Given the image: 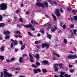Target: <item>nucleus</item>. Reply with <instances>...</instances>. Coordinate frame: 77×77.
Instances as JSON below:
<instances>
[{
  "mask_svg": "<svg viewBox=\"0 0 77 77\" xmlns=\"http://www.w3.org/2000/svg\"><path fill=\"white\" fill-rule=\"evenodd\" d=\"M15 38H18L19 35H15Z\"/></svg>",
  "mask_w": 77,
  "mask_h": 77,
  "instance_id": "nucleus-60",
  "label": "nucleus"
},
{
  "mask_svg": "<svg viewBox=\"0 0 77 77\" xmlns=\"http://www.w3.org/2000/svg\"><path fill=\"white\" fill-rule=\"evenodd\" d=\"M48 27L50 29V28H51V24L50 23H49L48 25Z\"/></svg>",
  "mask_w": 77,
  "mask_h": 77,
  "instance_id": "nucleus-39",
  "label": "nucleus"
},
{
  "mask_svg": "<svg viewBox=\"0 0 77 77\" xmlns=\"http://www.w3.org/2000/svg\"><path fill=\"white\" fill-rule=\"evenodd\" d=\"M67 59H72V55L71 56L69 55V56L68 57H67Z\"/></svg>",
  "mask_w": 77,
  "mask_h": 77,
  "instance_id": "nucleus-23",
  "label": "nucleus"
},
{
  "mask_svg": "<svg viewBox=\"0 0 77 77\" xmlns=\"http://www.w3.org/2000/svg\"><path fill=\"white\" fill-rule=\"evenodd\" d=\"M31 66H32V67H34V68H38L37 66H35L33 64H32V65H31Z\"/></svg>",
  "mask_w": 77,
  "mask_h": 77,
  "instance_id": "nucleus-35",
  "label": "nucleus"
},
{
  "mask_svg": "<svg viewBox=\"0 0 77 77\" xmlns=\"http://www.w3.org/2000/svg\"><path fill=\"white\" fill-rule=\"evenodd\" d=\"M36 47L37 48H38V49H40L41 48L38 45H36Z\"/></svg>",
  "mask_w": 77,
  "mask_h": 77,
  "instance_id": "nucleus-57",
  "label": "nucleus"
},
{
  "mask_svg": "<svg viewBox=\"0 0 77 77\" xmlns=\"http://www.w3.org/2000/svg\"><path fill=\"white\" fill-rule=\"evenodd\" d=\"M21 26H23L25 27H26L27 28H29V27H32V25L31 24L29 25H23L21 24L20 25L19 24H17V27H21Z\"/></svg>",
  "mask_w": 77,
  "mask_h": 77,
  "instance_id": "nucleus-3",
  "label": "nucleus"
},
{
  "mask_svg": "<svg viewBox=\"0 0 77 77\" xmlns=\"http://www.w3.org/2000/svg\"><path fill=\"white\" fill-rule=\"evenodd\" d=\"M14 51L15 52H17L18 51V49H15Z\"/></svg>",
  "mask_w": 77,
  "mask_h": 77,
  "instance_id": "nucleus-63",
  "label": "nucleus"
},
{
  "mask_svg": "<svg viewBox=\"0 0 77 77\" xmlns=\"http://www.w3.org/2000/svg\"><path fill=\"white\" fill-rule=\"evenodd\" d=\"M52 16L53 17V18H54V20H55V21H56L57 20V18H56V17L55 15L54 14H52Z\"/></svg>",
  "mask_w": 77,
  "mask_h": 77,
  "instance_id": "nucleus-20",
  "label": "nucleus"
},
{
  "mask_svg": "<svg viewBox=\"0 0 77 77\" xmlns=\"http://www.w3.org/2000/svg\"><path fill=\"white\" fill-rule=\"evenodd\" d=\"M3 20V17L1 15H0V21Z\"/></svg>",
  "mask_w": 77,
  "mask_h": 77,
  "instance_id": "nucleus-32",
  "label": "nucleus"
},
{
  "mask_svg": "<svg viewBox=\"0 0 77 77\" xmlns=\"http://www.w3.org/2000/svg\"><path fill=\"white\" fill-rule=\"evenodd\" d=\"M68 74H66L64 76V77H67L68 76Z\"/></svg>",
  "mask_w": 77,
  "mask_h": 77,
  "instance_id": "nucleus-64",
  "label": "nucleus"
},
{
  "mask_svg": "<svg viewBox=\"0 0 77 77\" xmlns=\"http://www.w3.org/2000/svg\"><path fill=\"white\" fill-rule=\"evenodd\" d=\"M10 37L9 36H8V35H6L5 36V38L6 39L8 40L9 39Z\"/></svg>",
  "mask_w": 77,
  "mask_h": 77,
  "instance_id": "nucleus-38",
  "label": "nucleus"
},
{
  "mask_svg": "<svg viewBox=\"0 0 77 77\" xmlns=\"http://www.w3.org/2000/svg\"><path fill=\"white\" fill-rule=\"evenodd\" d=\"M73 17L74 21H76V20H77V16H74Z\"/></svg>",
  "mask_w": 77,
  "mask_h": 77,
  "instance_id": "nucleus-33",
  "label": "nucleus"
},
{
  "mask_svg": "<svg viewBox=\"0 0 77 77\" xmlns=\"http://www.w3.org/2000/svg\"><path fill=\"white\" fill-rule=\"evenodd\" d=\"M27 57V55H26V54H23V57Z\"/></svg>",
  "mask_w": 77,
  "mask_h": 77,
  "instance_id": "nucleus-62",
  "label": "nucleus"
},
{
  "mask_svg": "<svg viewBox=\"0 0 77 77\" xmlns=\"http://www.w3.org/2000/svg\"><path fill=\"white\" fill-rule=\"evenodd\" d=\"M31 23L32 24H34V25H35V24H36V25H38L39 24V22L37 23L35 21L34 22H33V20H31Z\"/></svg>",
  "mask_w": 77,
  "mask_h": 77,
  "instance_id": "nucleus-12",
  "label": "nucleus"
},
{
  "mask_svg": "<svg viewBox=\"0 0 77 77\" xmlns=\"http://www.w3.org/2000/svg\"><path fill=\"white\" fill-rule=\"evenodd\" d=\"M42 71H43V72H44V73H45V72H47V70H46V69H42Z\"/></svg>",
  "mask_w": 77,
  "mask_h": 77,
  "instance_id": "nucleus-31",
  "label": "nucleus"
},
{
  "mask_svg": "<svg viewBox=\"0 0 77 77\" xmlns=\"http://www.w3.org/2000/svg\"><path fill=\"white\" fill-rule=\"evenodd\" d=\"M53 54L54 55H56V56H57L58 57H60V56H59V55H58L57 54L54 52L53 53Z\"/></svg>",
  "mask_w": 77,
  "mask_h": 77,
  "instance_id": "nucleus-30",
  "label": "nucleus"
},
{
  "mask_svg": "<svg viewBox=\"0 0 77 77\" xmlns=\"http://www.w3.org/2000/svg\"><path fill=\"white\" fill-rule=\"evenodd\" d=\"M77 58V56L75 55H72V59H76Z\"/></svg>",
  "mask_w": 77,
  "mask_h": 77,
  "instance_id": "nucleus-21",
  "label": "nucleus"
},
{
  "mask_svg": "<svg viewBox=\"0 0 77 77\" xmlns=\"http://www.w3.org/2000/svg\"><path fill=\"white\" fill-rule=\"evenodd\" d=\"M65 72H62L60 73V75H59V76H63V75H64V74H65Z\"/></svg>",
  "mask_w": 77,
  "mask_h": 77,
  "instance_id": "nucleus-24",
  "label": "nucleus"
},
{
  "mask_svg": "<svg viewBox=\"0 0 77 77\" xmlns=\"http://www.w3.org/2000/svg\"><path fill=\"white\" fill-rule=\"evenodd\" d=\"M36 6H37L38 7H42V8H44V6L42 3L40 2H38L35 4Z\"/></svg>",
  "mask_w": 77,
  "mask_h": 77,
  "instance_id": "nucleus-6",
  "label": "nucleus"
},
{
  "mask_svg": "<svg viewBox=\"0 0 77 77\" xmlns=\"http://www.w3.org/2000/svg\"><path fill=\"white\" fill-rule=\"evenodd\" d=\"M0 59H1V60H4V56H0Z\"/></svg>",
  "mask_w": 77,
  "mask_h": 77,
  "instance_id": "nucleus-26",
  "label": "nucleus"
},
{
  "mask_svg": "<svg viewBox=\"0 0 77 77\" xmlns=\"http://www.w3.org/2000/svg\"><path fill=\"white\" fill-rule=\"evenodd\" d=\"M42 48H44V47H50V45L47 43H44L42 44Z\"/></svg>",
  "mask_w": 77,
  "mask_h": 77,
  "instance_id": "nucleus-7",
  "label": "nucleus"
},
{
  "mask_svg": "<svg viewBox=\"0 0 77 77\" xmlns=\"http://www.w3.org/2000/svg\"><path fill=\"white\" fill-rule=\"evenodd\" d=\"M54 28H52L51 29V31L52 32H54L57 30V27L56 26H54Z\"/></svg>",
  "mask_w": 77,
  "mask_h": 77,
  "instance_id": "nucleus-11",
  "label": "nucleus"
},
{
  "mask_svg": "<svg viewBox=\"0 0 77 77\" xmlns=\"http://www.w3.org/2000/svg\"><path fill=\"white\" fill-rule=\"evenodd\" d=\"M64 44H67L68 43V41H67L66 39L65 38L64 39Z\"/></svg>",
  "mask_w": 77,
  "mask_h": 77,
  "instance_id": "nucleus-36",
  "label": "nucleus"
},
{
  "mask_svg": "<svg viewBox=\"0 0 77 77\" xmlns=\"http://www.w3.org/2000/svg\"><path fill=\"white\" fill-rule=\"evenodd\" d=\"M7 62H10L11 60H6Z\"/></svg>",
  "mask_w": 77,
  "mask_h": 77,
  "instance_id": "nucleus-55",
  "label": "nucleus"
},
{
  "mask_svg": "<svg viewBox=\"0 0 77 77\" xmlns=\"http://www.w3.org/2000/svg\"><path fill=\"white\" fill-rule=\"evenodd\" d=\"M33 72L34 73H35V74H38V72L37 70H36V69H34L33 70Z\"/></svg>",
  "mask_w": 77,
  "mask_h": 77,
  "instance_id": "nucleus-25",
  "label": "nucleus"
},
{
  "mask_svg": "<svg viewBox=\"0 0 77 77\" xmlns=\"http://www.w3.org/2000/svg\"><path fill=\"white\" fill-rule=\"evenodd\" d=\"M40 32L41 33H44V30L43 29H42L40 30Z\"/></svg>",
  "mask_w": 77,
  "mask_h": 77,
  "instance_id": "nucleus-47",
  "label": "nucleus"
},
{
  "mask_svg": "<svg viewBox=\"0 0 77 77\" xmlns=\"http://www.w3.org/2000/svg\"><path fill=\"white\" fill-rule=\"evenodd\" d=\"M19 20L20 21V22H23V19L20 18V19H19Z\"/></svg>",
  "mask_w": 77,
  "mask_h": 77,
  "instance_id": "nucleus-48",
  "label": "nucleus"
},
{
  "mask_svg": "<svg viewBox=\"0 0 77 77\" xmlns=\"http://www.w3.org/2000/svg\"><path fill=\"white\" fill-rule=\"evenodd\" d=\"M50 30V28L48 27H47L46 29V32H48V31H49Z\"/></svg>",
  "mask_w": 77,
  "mask_h": 77,
  "instance_id": "nucleus-43",
  "label": "nucleus"
},
{
  "mask_svg": "<svg viewBox=\"0 0 77 77\" xmlns=\"http://www.w3.org/2000/svg\"><path fill=\"white\" fill-rule=\"evenodd\" d=\"M1 77H3V72H1Z\"/></svg>",
  "mask_w": 77,
  "mask_h": 77,
  "instance_id": "nucleus-51",
  "label": "nucleus"
},
{
  "mask_svg": "<svg viewBox=\"0 0 77 77\" xmlns=\"http://www.w3.org/2000/svg\"><path fill=\"white\" fill-rule=\"evenodd\" d=\"M74 27V25H71L70 26V27L71 28H73V27Z\"/></svg>",
  "mask_w": 77,
  "mask_h": 77,
  "instance_id": "nucleus-61",
  "label": "nucleus"
},
{
  "mask_svg": "<svg viewBox=\"0 0 77 77\" xmlns=\"http://www.w3.org/2000/svg\"><path fill=\"white\" fill-rule=\"evenodd\" d=\"M8 70L6 69H4V71H3V72L6 75H7V77H12L13 76L12 74H10L8 72Z\"/></svg>",
  "mask_w": 77,
  "mask_h": 77,
  "instance_id": "nucleus-2",
  "label": "nucleus"
},
{
  "mask_svg": "<svg viewBox=\"0 0 77 77\" xmlns=\"http://www.w3.org/2000/svg\"><path fill=\"white\" fill-rule=\"evenodd\" d=\"M71 33H72L71 35V36H72L73 35H74V33H73V32H72V30H71L70 31Z\"/></svg>",
  "mask_w": 77,
  "mask_h": 77,
  "instance_id": "nucleus-50",
  "label": "nucleus"
},
{
  "mask_svg": "<svg viewBox=\"0 0 77 77\" xmlns=\"http://www.w3.org/2000/svg\"><path fill=\"white\" fill-rule=\"evenodd\" d=\"M29 60L31 62H34V61L33 60L34 58L32 55L30 54H29Z\"/></svg>",
  "mask_w": 77,
  "mask_h": 77,
  "instance_id": "nucleus-5",
  "label": "nucleus"
},
{
  "mask_svg": "<svg viewBox=\"0 0 77 77\" xmlns=\"http://www.w3.org/2000/svg\"><path fill=\"white\" fill-rule=\"evenodd\" d=\"M28 34L29 35V36H32V34L30 33V32H28Z\"/></svg>",
  "mask_w": 77,
  "mask_h": 77,
  "instance_id": "nucleus-45",
  "label": "nucleus"
},
{
  "mask_svg": "<svg viewBox=\"0 0 77 77\" xmlns=\"http://www.w3.org/2000/svg\"><path fill=\"white\" fill-rule=\"evenodd\" d=\"M58 65L60 69H61L62 68V63H60Z\"/></svg>",
  "mask_w": 77,
  "mask_h": 77,
  "instance_id": "nucleus-29",
  "label": "nucleus"
},
{
  "mask_svg": "<svg viewBox=\"0 0 77 77\" xmlns=\"http://www.w3.org/2000/svg\"><path fill=\"white\" fill-rule=\"evenodd\" d=\"M5 24L4 23H0V28L1 27H5Z\"/></svg>",
  "mask_w": 77,
  "mask_h": 77,
  "instance_id": "nucleus-17",
  "label": "nucleus"
},
{
  "mask_svg": "<svg viewBox=\"0 0 77 77\" xmlns=\"http://www.w3.org/2000/svg\"><path fill=\"white\" fill-rule=\"evenodd\" d=\"M0 49L1 51H4V48H3V47H1L0 48Z\"/></svg>",
  "mask_w": 77,
  "mask_h": 77,
  "instance_id": "nucleus-44",
  "label": "nucleus"
},
{
  "mask_svg": "<svg viewBox=\"0 0 77 77\" xmlns=\"http://www.w3.org/2000/svg\"><path fill=\"white\" fill-rule=\"evenodd\" d=\"M10 69H13V70H15L16 68H14L13 67H11Z\"/></svg>",
  "mask_w": 77,
  "mask_h": 77,
  "instance_id": "nucleus-54",
  "label": "nucleus"
},
{
  "mask_svg": "<svg viewBox=\"0 0 77 77\" xmlns=\"http://www.w3.org/2000/svg\"><path fill=\"white\" fill-rule=\"evenodd\" d=\"M77 12V10H73L72 11V14L73 15H75L76 14V12Z\"/></svg>",
  "mask_w": 77,
  "mask_h": 77,
  "instance_id": "nucleus-19",
  "label": "nucleus"
},
{
  "mask_svg": "<svg viewBox=\"0 0 77 77\" xmlns=\"http://www.w3.org/2000/svg\"><path fill=\"white\" fill-rule=\"evenodd\" d=\"M69 68H72V65H70L69 63Z\"/></svg>",
  "mask_w": 77,
  "mask_h": 77,
  "instance_id": "nucleus-46",
  "label": "nucleus"
},
{
  "mask_svg": "<svg viewBox=\"0 0 77 77\" xmlns=\"http://www.w3.org/2000/svg\"><path fill=\"white\" fill-rule=\"evenodd\" d=\"M45 5L47 7V8H48V3L47 2H45L44 3Z\"/></svg>",
  "mask_w": 77,
  "mask_h": 77,
  "instance_id": "nucleus-22",
  "label": "nucleus"
},
{
  "mask_svg": "<svg viewBox=\"0 0 77 77\" xmlns=\"http://www.w3.org/2000/svg\"><path fill=\"white\" fill-rule=\"evenodd\" d=\"M11 48H13V47H14V44L13 43H11Z\"/></svg>",
  "mask_w": 77,
  "mask_h": 77,
  "instance_id": "nucleus-53",
  "label": "nucleus"
},
{
  "mask_svg": "<svg viewBox=\"0 0 77 77\" xmlns=\"http://www.w3.org/2000/svg\"><path fill=\"white\" fill-rule=\"evenodd\" d=\"M7 4L4 3L1 4L0 5V10L5 11L7 9Z\"/></svg>",
  "mask_w": 77,
  "mask_h": 77,
  "instance_id": "nucleus-1",
  "label": "nucleus"
},
{
  "mask_svg": "<svg viewBox=\"0 0 77 77\" xmlns=\"http://www.w3.org/2000/svg\"><path fill=\"white\" fill-rule=\"evenodd\" d=\"M55 13L57 17H59L60 16V13L59 12V10H58V9L56 10Z\"/></svg>",
  "mask_w": 77,
  "mask_h": 77,
  "instance_id": "nucleus-8",
  "label": "nucleus"
},
{
  "mask_svg": "<svg viewBox=\"0 0 77 77\" xmlns=\"http://www.w3.org/2000/svg\"><path fill=\"white\" fill-rule=\"evenodd\" d=\"M26 46V44H24L23 45H22L21 48V50H23L25 48V46Z\"/></svg>",
  "mask_w": 77,
  "mask_h": 77,
  "instance_id": "nucleus-16",
  "label": "nucleus"
},
{
  "mask_svg": "<svg viewBox=\"0 0 77 77\" xmlns=\"http://www.w3.org/2000/svg\"><path fill=\"white\" fill-rule=\"evenodd\" d=\"M15 70H17V71H21V69L20 68H16Z\"/></svg>",
  "mask_w": 77,
  "mask_h": 77,
  "instance_id": "nucleus-37",
  "label": "nucleus"
},
{
  "mask_svg": "<svg viewBox=\"0 0 77 77\" xmlns=\"http://www.w3.org/2000/svg\"><path fill=\"white\" fill-rule=\"evenodd\" d=\"M58 65V64H55L54 65V71H58V69H59Z\"/></svg>",
  "mask_w": 77,
  "mask_h": 77,
  "instance_id": "nucleus-4",
  "label": "nucleus"
},
{
  "mask_svg": "<svg viewBox=\"0 0 77 77\" xmlns=\"http://www.w3.org/2000/svg\"><path fill=\"white\" fill-rule=\"evenodd\" d=\"M35 57L37 59H39L40 58V56L39 54H36L35 56Z\"/></svg>",
  "mask_w": 77,
  "mask_h": 77,
  "instance_id": "nucleus-10",
  "label": "nucleus"
},
{
  "mask_svg": "<svg viewBox=\"0 0 77 77\" xmlns=\"http://www.w3.org/2000/svg\"><path fill=\"white\" fill-rule=\"evenodd\" d=\"M73 32L74 33V34L75 35H76V30L75 29H73Z\"/></svg>",
  "mask_w": 77,
  "mask_h": 77,
  "instance_id": "nucleus-42",
  "label": "nucleus"
},
{
  "mask_svg": "<svg viewBox=\"0 0 77 77\" xmlns=\"http://www.w3.org/2000/svg\"><path fill=\"white\" fill-rule=\"evenodd\" d=\"M47 37L49 39H51V37L52 36L50 35V34H48V33H47Z\"/></svg>",
  "mask_w": 77,
  "mask_h": 77,
  "instance_id": "nucleus-15",
  "label": "nucleus"
},
{
  "mask_svg": "<svg viewBox=\"0 0 77 77\" xmlns=\"http://www.w3.org/2000/svg\"><path fill=\"white\" fill-rule=\"evenodd\" d=\"M67 10L69 12L70 11L72 10V8L71 7H67Z\"/></svg>",
  "mask_w": 77,
  "mask_h": 77,
  "instance_id": "nucleus-18",
  "label": "nucleus"
},
{
  "mask_svg": "<svg viewBox=\"0 0 77 77\" xmlns=\"http://www.w3.org/2000/svg\"><path fill=\"white\" fill-rule=\"evenodd\" d=\"M35 65H38V66H40V65H41V63L39 62H37L35 63Z\"/></svg>",
  "mask_w": 77,
  "mask_h": 77,
  "instance_id": "nucleus-34",
  "label": "nucleus"
},
{
  "mask_svg": "<svg viewBox=\"0 0 77 77\" xmlns=\"http://www.w3.org/2000/svg\"><path fill=\"white\" fill-rule=\"evenodd\" d=\"M63 25V23H62V22H60V26L61 27H62V25Z\"/></svg>",
  "mask_w": 77,
  "mask_h": 77,
  "instance_id": "nucleus-41",
  "label": "nucleus"
},
{
  "mask_svg": "<svg viewBox=\"0 0 77 77\" xmlns=\"http://www.w3.org/2000/svg\"><path fill=\"white\" fill-rule=\"evenodd\" d=\"M3 33L4 35H9V34L10 33V32L9 31L7 30L5 32H4Z\"/></svg>",
  "mask_w": 77,
  "mask_h": 77,
  "instance_id": "nucleus-14",
  "label": "nucleus"
},
{
  "mask_svg": "<svg viewBox=\"0 0 77 77\" xmlns=\"http://www.w3.org/2000/svg\"><path fill=\"white\" fill-rule=\"evenodd\" d=\"M37 71L39 72H41V69H37Z\"/></svg>",
  "mask_w": 77,
  "mask_h": 77,
  "instance_id": "nucleus-49",
  "label": "nucleus"
},
{
  "mask_svg": "<svg viewBox=\"0 0 77 77\" xmlns=\"http://www.w3.org/2000/svg\"><path fill=\"white\" fill-rule=\"evenodd\" d=\"M19 61L20 63H24V61L23 60V58L22 57H20L19 59Z\"/></svg>",
  "mask_w": 77,
  "mask_h": 77,
  "instance_id": "nucleus-13",
  "label": "nucleus"
},
{
  "mask_svg": "<svg viewBox=\"0 0 77 77\" xmlns=\"http://www.w3.org/2000/svg\"><path fill=\"white\" fill-rule=\"evenodd\" d=\"M53 3H54V5H57V2H56L55 1H54L53 2Z\"/></svg>",
  "mask_w": 77,
  "mask_h": 77,
  "instance_id": "nucleus-52",
  "label": "nucleus"
},
{
  "mask_svg": "<svg viewBox=\"0 0 77 77\" xmlns=\"http://www.w3.org/2000/svg\"><path fill=\"white\" fill-rule=\"evenodd\" d=\"M74 71V70L72 69L71 70H70V72H72H72H73Z\"/></svg>",
  "mask_w": 77,
  "mask_h": 77,
  "instance_id": "nucleus-58",
  "label": "nucleus"
},
{
  "mask_svg": "<svg viewBox=\"0 0 77 77\" xmlns=\"http://www.w3.org/2000/svg\"><path fill=\"white\" fill-rule=\"evenodd\" d=\"M42 65L44 64H48L49 62L47 60H44L41 62Z\"/></svg>",
  "mask_w": 77,
  "mask_h": 77,
  "instance_id": "nucleus-9",
  "label": "nucleus"
},
{
  "mask_svg": "<svg viewBox=\"0 0 77 77\" xmlns=\"http://www.w3.org/2000/svg\"><path fill=\"white\" fill-rule=\"evenodd\" d=\"M62 27L64 29H66V26L64 24L63 26Z\"/></svg>",
  "mask_w": 77,
  "mask_h": 77,
  "instance_id": "nucleus-40",
  "label": "nucleus"
},
{
  "mask_svg": "<svg viewBox=\"0 0 77 77\" xmlns=\"http://www.w3.org/2000/svg\"><path fill=\"white\" fill-rule=\"evenodd\" d=\"M41 42V41H36L35 42V44H39Z\"/></svg>",
  "mask_w": 77,
  "mask_h": 77,
  "instance_id": "nucleus-28",
  "label": "nucleus"
},
{
  "mask_svg": "<svg viewBox=\"0 0 77 77\" xmlns=\"http://www.w3.org/2000/svg\"><path fill=\"white\" fill-rule=\"evenodd\" d=\"M15 59V58H12L11 59V61H13V60H14Z\"/></svg>",
  "mask_w": 77,
  "mask_h": 77,
  "instance_id": "nucleus-59",
  "label": "nucleus"
},
{
  "mask_svg": "<svg viewBox=\"0 0 77 77\" xmlns=\"http://www.w3.org/2000/svg\"><path fill=\"white\" fill-rule=\"evenodd\" d=\"M14 45H18V41L17 40H15L14 42Z\"/></svg>",
  "mask_w": 77,
  "mask_h": 77,
  "instance_id": "nucleus-27",
  "label": "nucleus"
},
{
  "mask_svg": "<svg viewBox=\"0 0 77 77\" xmlns=\"http://www.w3.org/2000/svg\"><path fill=\"white\" fill-rule=\"evenodd\" d=\"M16 33H19V34H21V32L19 31H17L16 32Z\"/></svg>",
  "mask_w": 77,
  "mask_h": 77,
  "instance_id": "nucleus-56",
  "label": "nucleus"
}]
</instances>
